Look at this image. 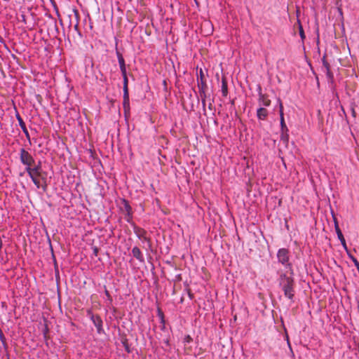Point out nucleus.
Instances as JSON below:
<instances>
[{
    "label": "nucleus",
    "mask_w": 359,
    "mask_h": 359,
    "mask_svg": "<svg viewBox=\"0 0 359 359\" xmlns=\"http://www.w3.org/2000/svg\"><path fill=\"white\" fill-rule=\"evenodd\" d=\"M124 115H125V118L127 120L128 118V115H130V114L125 113Z\"/></svg>",
    "instance_id": "nucleus-32"
},
{
    "label": "nucleus",
    "mask_w": 359,
    "mask_h": 359,
    "mask_svg": "<svg viewBox=\"0 0 359 359\" xmlns=\"http://www.w3.org/2000/svg\"><path fill=\"white\" fill-rule=\"evenodd\" d=\"M221 93L224 97H226L228 95V86L227 81L225 77L222 78L221 81Z\"/></svg>",
    "instance_id": "nucleus-9"
},
{
    "label": "nucleus",
    "mask_w": 359,
    "mask_h": 359,
    "mask_svg": "<svg viewBox=\"0 0 359 359\" xmlns=\"http://www.w3.org/2000/svg\"><path fill=\"white\" fill-rule=\"evenodd\" d=\"M271 100L267 97L260 93L259 95V104L261 106H269Z\"/></svg>",
    "instance_id": "nucleus-14"
},
{
    "label": "nucleus",
    "mask_w": 359,
    "mask_h": 359,
    "mask_svg": "<svg viewBox=\"0 0 359 359\" xmlns=\"http://www.w3.org/2000/svg\"><path fill=\"white\" fill-rule=\"evenodd\" d=\"M160 323L162 325L161 330H164L165 329V323L164 318H161V319H160Z\"/></svg>",
    "instance_id": "nucleus-23"
},
{
    "label": "nucleus",
    "mask_w": 359,
    "mask_h": 359,
    "mask_svg": "<svg viewBox=\"0 0 359 359\" xmlns=\"http://www.w3.org/2000/svg\"><path fill=\"white\" fill-rule=\"evenodd\" d=\"M91 320L94 324V325L97 328V332L99 333V334H101L102 332H103V328H102V320L101 319V318L99 316H91Z\"/></svg>",
    "instance_id": "nucleus-7"
},
{
    "label": "nucleus",
    "mask_w": 359,
    "mask_h": 359,
    "mask_svg": "<svg viewBox=\"0 0 359 359\" xmlns=\"http://www.w3.org/2000/svg\"><path fill=\"white\" fill-rule=\"evenodd\" d=\"M132 254H133V256L134 257H135L140 262H144V256L138 247H134L132 249Z\"/></svg>",
    "instance_id": "nucleus-8"
},
{
    "label": "nucleus",
    "mask_w": 359,
    "mask_h": 359,
    "mask_svg": "<svg viewBox=\"0 0 359 359\" xmlns=\"http://www.w3.org/2000/svg\"><path fill=\"white\" fill-rule=\"evenodd\" d=\"M42 188H43V191H46V185L45 184L44 186H42Z\"/></svg>",
    "instance_id": "nucleus-34"
},
{
    "label": "nucleus",
    "mask_w": 359,
    "mask_h": 359,
    "mask_svg": "<svg viewBox=\"0 0 359 359\" xmlns=\"http://www.w3.org/2000/svg\"><path fill=\"white\" fill-rule=\"evenodd\" d=\"M277 259L285 269H291L292 264L290 262V251L286 248H280L277 252Z\"/></svg>",
    "instance_id": "nucleus-2"
},
{
    "label": "nucleus",
    "mask_w": 359,
    "mask_h": 359,
    "mask_svg": "<svg viewBox=\"0 0 359 359\" xmlns=\"http://www.w3.org/2000/svg\"><path fill=\"white\" fill-rule=\"evenodd\" d=\"M259 119H264L266 117L267 114H257Z\"/></svg>",
    "instance_id": "nucleus-22"
},
{
    "label": "nucleus",
    "mask_w": 359,
    "mask_h": 359,
    "mask_svg": "<svg viewBox=\"0 0 359 359\" xmlns=\"http://www.w3.org/2000/svg\"><path fill=\"white\" fill-rule=\"evenodd\" d=\"M25 171L28 174L29 177L32 176H41V162H39L37 165H35L34 167L29 166L25 167Z\"/></svg>",
    "instance_id": "nucleus-4"
},
{
    "label": "nucleus",
    "mask_w": 359,
    "mask_h": 359,
    "mask_svg": "<svg viewBox=\"0 0 359 359\" xmlns=\"http://www.w3.org/2000/svg\"><path fill=\"white\" fill-rule=\"evenodd\" d=\"M280 114V123H281L282 128H283V127H286V126L284 123V118H283L284 114Z\"/></svg>",
    "instance_id": "nucleus-21"
},
{
    "label": "nucleus",
    "mask_w": 359,
    "mask_h": 359,
    "mask_svg": "<svg viewBox=\"0 0 359 359\" xmlns=\"http://www.w3.org/2000/svg\"><path fill=\"white\" fill-rule=\"evenodd\" d=\"M123 203H124V208H125V210L126 212V220L127 222H130V219L132 217V208L131 206L129 205L128 202L126 200L123 201Z\"/></svg>",
    "instance_id": "nucleus-13"
},
{
    "label": "nucleus",
    "mask_w": 359,
    "mask_h": 359,
    "mask_svg": "<svg viewBox=\"0 0 359 359\" xmlns=\"http://www.w3.org/2000/svg\"><path fill=\"white\" fill-rule=\"evenodd\" d=\"M158 316L160 319H161V318H164V315L160 309H158Z\"/></svg>",
    "instance_id": "nucleus-25"
},
{
    "label": "nucleus",
    "mask_w": 359,
    "mask_h": 359,
    "mask_svg": "<svg viewBox=\"0 0 359 359\" xmlns=\"http://www.w3.org/2000/svg\"><path fill=\"white\" fill-rule=\"evenodd\" d=\"M1 43H4V39L3 38L0 36V44Z\"/></svg>",
    "instance_id": "nucleus-30"
},
{
    "label": "nucleus",
    "mask_w": 359,
    "mask_h": 359,
    "mask_svg": "<svg viewBox=\"0 0 359 359\" xmlns=\"http://www.w3.org/2000/svg\"><path fill=\"white\" fill-rule=\"evenodd\" d=\"M20 162L26 167L32 166L35 163L34 157L24 148L20 150Z\"/></svg>",
    "instance_id": "nucleus-3"
},
{
    "label": "nucleus",
    "mask_w": 359,
    "mask_h": 359,
    "mask_svg": "<svg viewBox=\"0 0 359 359\" xmlns=\"http://www.w3.org/2000/svg\"><path fill=\"white\" fill-rule=\"evenodd\" d=\"M276 102H277V104L279 105V108H280L279 112H283V106H282V104L280 102V100H277Z\"/></svg>",
    "instance_id": "nucleus-24"
},
{
    "label": "nucleus",
    "mask_w": 359,
    "mask_h": 359,
    "mask_svg": "<svg viewBox=\"0 0 359 359\" xmlns=\"http://www.w3.org/2000/svg\"><path fill=\"white\" fill-rule=\"evenodd\" d=\"M190 339H191V337L189 336H187V341H189Z\"/></svg>",
    "instance_id": "nucleus-33"
},
{
    "label": "nucleus",
    "mask_w": 359,
    "mask_h": 359,
    "mask_svg": "<svg viewBox=\"0 0 359 359\" xmlns=\"http://www.w3.org/2000/svg\"><path fill=\"white\" fill-rule=\"evenodd\" d=\"M34 184V185L36 187V188L39 189L41 187V184L39 180H38V176H32L29 177Z\"/></svg>",
    "instance_id": "nucleus-17"
},
{
    "label": "nucleus",
    "mask_w": 359,
    "mask_h": 359,
    "mask_svg": "<svg viewBox=\"0 0 359 359\" xmlns=\"http://www.w3.org/2000/svg\"><path fill=\"white\" fill-rule=\"evenodd\" d=\"M123 93H125V95H127V94L128 93V76H125V77H123Z\"/></svg>",
    "instance_id": "nucleus-16"
},
{
    "label": "nucleus",
    "mask_w": 359,
    "mask_h": 359,
    "mask_svg": "<svg viewBox=\"0 0 359 359\" xmlns=\"http://www.w3.org/2000/svg\"><path fill=\"white\" fill-rule=\"evenodd\" d=\"M105 294L109 297L110 298V294H109V292L108 290H105Z\"/></svg>",
    "instance_id": "nucleus-29"
},
{
    "label": "nucleus",
    "mask_w": 359,
    "mask_h": 359,
    "mask_svg": "<svg viewBox=\"0 0 359 359\" xmlns=\"http://www.w3.org/2000/svg\"><path fill=\"white\" fill-rule=\"evenodd\" d=\"M134 231L140 239H142L143 241H146L149 246H150V239L146 236L147 231L144 229L140 227H135Z\"/></svg>",
    "instance_id": "nucleus-6"
},
{
    "label": "nucleus",
    "mask_w": 359,
    "mask_h": 359,
    "mask_svg": "<svg viewBox=\"0 0 359 359\" xmlns=\"http://www.w3.org/2000/svg\"><path fill=\"white\" fill-rule=\"evenodd\" d=\"M263 110H264L263 107H259V108H258V109H257V111H256V112H257V113L263 112Z\"/></svg>",
    "instance_id": "nucleus-27"
},
{
    "label": "nucleus",
    "mask_w": 359,
    "mask_h": 359,
    "mask_svg": "<svg viewBox=\"0 0 359 359\" xmlns=\"http://www.w3.org/2000/svg\"><path fill=\"white\" fill-rule=\"evenodd\" d=\"M116 54L117 56L119 67H126L125 60L123 57V55L118 50H116Z\"/></svg>",
    "instance_id": "nucleus-15"
},
{
    "label": "nucleus",
    "mask_w": 359,
    "mask_h": 359,
    "mask_svg": "<svg viewBox=\"0 0 359 359\" xmlns=\"http://www.w3.org/2000/svg\"><path fill=\"white\" fill-rule=\"evenodd\" d=\"M0 338H1V340H3L4 339V334L2 333L1 331L0 332Z\"/></svg>",
    "instance_id": "nucleus-28"
},
{
    "label": "nucleus",
    "mask_w": 359,
    "mask_h": 359,
    "mask_svg": "<svg viewBox=\"0 0 359 359\" xmlns=\"http://www.w3.org/2000/svg\"><path fill=\"white\" fill-rule=\"evenodd\" d=\"M280 276L278 284L284 292L285 297L292 300L294 295V280L292 276H287L285 273L278 272Z\"/></svg>",
    "instance_id": "nucleus-1"
},
{
    "label": "nucleus",
    "mask_w": 359,
    "mask_h": 359,
    "mask_svg": "<svg viewBox=\"0 0 359 359\" xmlns=\"http://www.w3.org/2000/svg\"><path fill=\"white\" fill-rule=\"evenodd\" d=\"M299 35L302 39H304L306 37L302 25H299Z\"/></svg>",
    "instance_id": "nucleus-20"
},
{
    "label": "nucleus",
    "mask_w": 359,
    "mask_h": 359,
    "mask_svg": "<svg viewBox=\"0 0 359 359\" xmlns=\"http://www.w3.org/2000/svg\"><path fill=\"white\" fill-rule=\"evenodd\" d=\"M97 248H94V254H95V255H97Z\"/></svg>",
    "instance_id": "nucleus-31"
},
{
    "label": "nucleus",
    "mask_w": 359,
    "mask_h": 359,
    "mask_svg": "<svg viewBox=\"0 0 359 359\" xmlns=\"http://www.w3.org/2000/svg\"><path fill=\"white\" fill-rule=\"evenodd\" d=\"M15 115H16V118H17V119L18 121V123H19V125H20V128H22V130L24 132V133L25 134V135L27 137H29V133H28L27 129L26 128L25 123L24 122L23 119L20 116V114H15Z\"/></svg>",
    "instance_id": "nucleus-11"
},
{
    "label": "nucleus",
    "mask_w": 359,
    "mask_h": 359,
    "mask_svg": "<svg viewBox=\"0 0 359 359\" xmlns=\"http://www.w3.org/2000/svg\"><path fill=\"white\" fill-rule=\"evenodd\" d=\"M335 230L337 234V237L339 240L341 241V245L344 247L345 249H346L347 248L346 241L337 222H335Z\"/></svg>",
    "instance_id": "nucleus-10"
},
{
    "label": "nucleus",
    "mask_w": 359,
    "mask_h": 359,
    "mask_svg": "<svg viewBox=\"0 0 359 359\" xmlns=\"http://www.w3.org/2000/svg\"><path fill=\"white\" fill-rule=\"evenodd\" d=\"M123 106L124 112H129L130 111V100H129V93H128L127 95H125V93H123Z\"/></svg>",
    "instance_id": "nucleus-12"
},
{
    "label": "nucleus",
    "mask_w": 359,
    "mask_h": 359,
    "mask_svg": "<svg viewBox=\"0 0 359 359\" xmlns=\"http://www.w3.org/2000/svg\"><path fill=\"white\" fill-rule=\"evenodd\" d=\"M120 70H121V72L122 77L127 76L126 67H120Z\"/></svg>",
    "instance_id": "nucleus-19"
},
{
    "label": "nucleus",
    "mask_w": 359,
    "mask_h": 359,
    "mask_svg": "<svg viewBox=\"0 0 359 359\" xmlns=\"http://www.w3.org/2000/svg\"><path fill=\"white\" fill-rule=\"evenodd\" d=\"M323 63L324 67L326 68L327 76L331 78L332 76V73L330 72V65H329V64L325 61V59H323Z\"/></svg>",
    "instance_id": "nucleus-18"
},
{
    "label": "nucleus",
    "mask_w": 359,
    "mask_h": 359,
    "mask_svg": "<svg viewBox=\"0 0 359 359\" xmlns=\"http://www.w3.org/2000/svg\"><path fill=\"white\" fill-rule=\"evenodd\" d=\"M198 87L201 92H204L207 88V84L205 81V76L202 69H200L199 74L197 75Z\"/></svg>",
    "instance_id": "nucleus-5"
},
{
    "label": "nucleus",
    "mask_w": 359,
    "mask_h": 359,
    "mask_svg": "<svg viewBox=\"0 0 359 359\" xmlns=\"http://www.w3.org/2000/svg\"><path fill=\"white\" fill-rule=\"evenodd\" d=\"M74 29H75L76 32H78V33H79V34H80V32H79V25H78V24H76V25H74Z\"/></svg>",
    "instance_id": "nucleus-26"
}]
</instances>
